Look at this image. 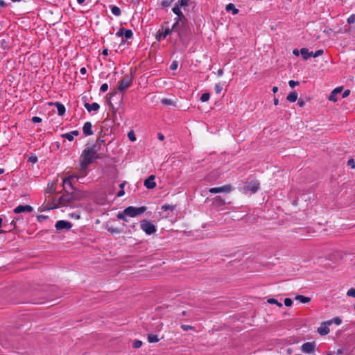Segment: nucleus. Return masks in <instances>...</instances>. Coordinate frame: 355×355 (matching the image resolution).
Wrapping results in <instances>:
<instances>
[{
	"label": "nucleus",
	"instance_id": "obj_1",
	"mask_svg": "<svg viewBox=\"0 0 355 355\" xmlns=\"http://www.w3.org/2000/svg\"><path fill=\"white\" fill-rule=\"evenodd\" d=\"M102 157L101 154H95L89 147L84 149L80 156V166L82 173L86 174L88 166L96 159Z\"/></svg>",
	"mask_w": 355,
	"mask_h": 355
},
{
	"label": "nucleus",
	"instance_id": "obj_2",
	"mask_svg": "<svg viewBox=\"0 0 355 355\" xmlns=\"http://www.w3.org/2000/svg\"><path fill=\"white\" fill-rule=\"evenodd\" d=\"M179 24V26L175 29L173 25L172 30H173V32L178 33L180 41L182 43L185 44L188 42L191 39L192 34L191 28L190 27L189 21L184 23H180Z\"/></svg>",
	"mask_w": 355,
	"mask_h": 355
},
{
	"label": "nucleus",
	"instance_id": "obj_3",
	"mask_svg": "<svg viewBox=\"0 0 355 355\" xmlns=\"http://www.w3.org/2000/svg\"><path fill=\"white\" fill-rule=\"evenodd\" d=\"M146 209L147 207L145 206L140 207L129 206L126 207L122 212H119L116 215V217L119 219H123L124 215L130 217H135L145 212Z\"/></svg>",
	"mask_w": 355,
	"mask_h": 355
},
{
	"label": "nucleus",
	"instance_id": "obj_4",
	"mask_svg": "<svg viewBox=\"0 0 355 355\" xmlns=\"http://www.w3.org/2000/svg\"><path fill=\"white\" fill-rule=\"evenodd\" d=\"M132 83V74L130 76H126L125 78L121 79L118 83V87L116 90L114 91L113 92L110 93V96H114L117 92H123L125 91Z\"/></svg>",
	"mask_w": 355,
	"mask_h": 355
},
{
	"label": "nucleus",
	"instance_id": "obj_5",
	"mask_svg": "<svg viewBox=\"0 0 355 355\" xmlns=\"http://www.w3.org/2000/svg\"><path fill=\"white\" fill-rule=\"evenodd\" d=\"M172 11L175 15H177V17L174 19L175 22L173 24L174 29L179 26V24L189 21L186 16L180 10V8H178V6H174L172 9Z\"/></svg>",
	"mask_w": 355,
	"mask_h": 355
},
{
	"label": "nucleus",
	"instance_id": "obj_6",
	"mask_svg": "<svg viewBox=\"0 0 355 355\" xmlns=\"http://www.w3.org/2000/svg\"><path fill=\"white\" fill-rule=\"evenodd\" d=\"M64 192L65 193L60 196L58 200V204L62 207L67 206L74 202L71 196V192L69 189L64 191Z\"/></svg>",
	"mask_w": 355,
	"mask_h": 355
},
{
	"label": "nucleus",
	"instance_id": "obj_7",
	"mask_svg": "<svg viewBox=\"0 0 355 355\" xmlns=\"http://www.w3.org/2000/svg\"><path fill=\"white\" fill-rule=\"evenodd\" d=\"M140 223L141 229L148 235L153 234L157 231L155 225L146 219L142 220Z\"/></svg>",
	"mask_w": 355,
	"mask_h": 355
},
{
	"label": "nucleus",
	"instance_id": "obj_8",
	"mask_svg": "<svg viewBox=\"0 0 355 355\" xmlns=\"http://www.w3.org/2000/svg\"><path fill=\"white\" fill-rule=\"evenodd\" d=\"M71 192V196L73 201L81 200L88 196V194L86 191H82L79 188L75 187Z\"/></svg>",
	"mask_w": 355,
	"mask_h": 355
},
{
	"label": "nucleus",
	"instance_id": "obj_9",
	"mask_svg": "<svg viewBox=\"0 0 355 355\" xmlns=\"http://www.w3.org/2000/svg\"><path fill=\"white\" fill-rule=\"evenodd\" d=\"M136 224L137 223H133L131 225H125V223H123V226L128 227V231H126L125 232H127L128 234H132V231L131 229L135 228L136 226ZM107 230L112 234H121V233L125 232L122 229H119L118 227H109L107 228Z\"/></svg>",
	"mask_w": 355,
	"mask_h": 355
},
{
	"label": "nucleus",
	"instance_id": "obj_10",
	"mask_svg": "<svg viewBox=\"0 0 355 355\" xmlns=\"http://www.w3.org/2000/svg\"><path fill=\"white\" fill-rule=\"evenodd\" d=\"M259 183L257 182H250L243 187V191L246 193L250 191L252 193H256L259 189Z\"/></svg>",
	"mask_w": 355,
	"mask_h": 355
},
{
	"label": "nucleus",
	"instance_id": "obj_11",
	"mask_svg": "<svg viewBox=\"0 0 355 355\" xmlns=\"http://www.w3.org/2000/svg\"><path fill=\"white\" fill-rule=\"evenodd\" d=\"M55 227L58 231L70 230L72 227V223L67 220H60L56 222Z\"/></svg>",
	"mask_w": 355,
	"mask_h": 355
},
{
	"label": "nucleus",
	"instance_id": "obj_12",
	"mask_svg": "<svg viewBox=\"0 0 355 355\" xmlns=\"http://www.w3.org/2000/svg\"><path fill=\"white\" fill-rule=\"evenodd\" d=\"M105 146V140L101 139V138H98L96 139V143L92 146L91 147H89L95 154H99L98 152L101 151L102 150V146ZM101 155H103L102 153H101Z\"/></svg>",
	"mask_w": 355,
	"mask_h": 355
},
{
	"label": "nucleus",
	"instance_id": "obj_13",
	"mask_svg": "<svg viewBox=\"0 0 355 355\" xmlns=\"http://www.w3.org/2000/svg\"><path fill=\"white\" fill-rule=\"evenodd\" d=\"M233 190V187L230 184H227L220 187H213L209 189V192L211 193H230Z\"/></svg>",
	"mask_w": 355,
	"mask_h": 355
},
{
	"label": "nucleus",
	"instance_id": "obj_14",
	"mask_svg": "<svg viewBox=\"0 0 355 355\" xmlns=\"http://www.w3.org/2000/svg\"><path fill=\"white\" fill-rule=\"evenodd\" d=\"M117 37H124L125 39H130L133 36V33L130 29H125V28H120L116 33Z\"/></svg>",
	"mask_w": 355,
	"mask_h": 355
},
{
	"label": "nucleus",
	"instance_id": "obj_15",
	"mask_svg": "<svg viewBox=\"0 0 355 355\" xmlns=\"http://www.w3.org/2000/svg\"><path fill=\"white\" fill-rule=\"evenodd\" d=\"M173 32L172 28H166L164 31L159 30L156 35V40L160 41L162 39H165L168 35Z\"/></svg>",
	"mask_w": 355,
	"mask_h": 355
},
{
	"label": "nucleus",
	"instance_id": "obj_16",
	"mask_svg": "<svg viewBox=\"0 0 355 355\" xmlns=\"http://www.w3.org/2000/svg\"><path fill=\"white\" fill-rule=\"evenodd\" d=\"M73 178V176H71L63 179L62 186L64 191H67V189H69V191H72L75 188L72 182V180Z\"/></svg>",
	"mask_w": 355,
	"mask_h": 355
},
{
	"label": "nucleus",
	"instance_id": "obj_17",
	"mask_svg": "<svg viewBox=\"0 0 355 355\" xmlns=\"http://www.w3.org/2000/svg\"><path fill=\"white\" fill-rule=\"evenodd\" d=\"M33 208L31 205H19L17 207H15L13 210L14 213L15 214H21L24 212H31L33 211Z\"/></svg>",
	"mask_w": 355,
	"mask_h": 355
},
{
	"label": "nucleus",
	"instance_id": "obj_18",
	"mask_svg": "<svg viewBox=\"0 0 355 355\" xmlns=\"http://www.w3.org/2000/svg\"><path fill=\"white\" fill-rule=\"evenodd\" d=\"M155 176L154 175H150L147 179L145 180L144 185L148 189H153L156 187V182H155Z\"/></svg>",
	"mask_w": 355,
	"mask_h": 355
},
{
	"label": "nucleus",
	"instance_id": "obj_19",
	"mask_svg": "<svg viewBox=\"0 0 355 355\" xmlns=\"http://www.w3.org/2000/svg\"><path fill=\"white\" fill-rule=\"evenodd\" d=\"M315 345L314 343L307 342L302 345V352L308 354L313 353L315 351Z\"/></svg>",
	"mask_w": 355,
	"mask_h": 355
},
{
	"label": "nucleus",
	"instance_id": "obj_20",
	"mask_svg": "<svg viewBox=\"0 0 355 355\" xmlns=\"http://www.w3.org/2000/svg\"><path fill=\"white\" fill-rule=\"evenodd\" d=\"M86 98H87L85 96L83 97V99H84L85 101H86ZM84 107L87 109V110L89 112H91L92 111H98L100 108V105L97 103H93L90 104L87 102H85L84 104Z\"/></svg>",
	"mask_w": 355,
	"mask_h": 355
},
{
	"label": "nucleus",
	"instance_id": "obj_21",
	"mask_svg": "<svg viewBox=\"0 0 355 355\" xmlns=\"http://www.w3.org/2000/svg\"><path fill=\"white\" fill-rule=\"evenodd\" d=\"M83 134L85 136H90L94 134L92 130V123L89 121H87L85 123L83 127Z\"/></svg>",
	"mask_w": 355,
	"mask_h": 355
},
{
	"label": "nucleus",
	"instance_id": "obj_22",
	"mask_svg": "<svg viewBox=\"0 0 355 355\" xmlns=\"http://www.w3.org/2000/svg\"><path fill=\"white\" fill-rule=\"evenodd\" d=\"M343 90V87H338L335 88L328 97L329 101L332 102L337 101V94L340 93Z\"/></svg>",
	"mask_w": 355,
	"mask_h": 355
},
{
	"label": "nucleus",
	"instance_id": "obj_23",
	"mask_svg": "<svg viewBox=\"0 0 355 355\" xmlns=\"http://www.w3.org/2000/svg\"><path fill=\"white\" fill-rule=\"evenodd\" d=\"M22 220V218L21 217H15L13 218V220L10 223H4L3 227L11 228L12 232L16 230L17 228V223L18 221Z\"/></svg>",
	"mask_w": 355,
	"mask_h": 355
},
{
	"label": "nucleus",
	"instance_id": "obj_24",
	"mask_svg": "<svg viewBox=\"0 0 355 355\" xmlns=\"http://www.w3.org/2000/svg\"><path fill=\"white\" fill-rule=\"evenodd\" d=\"M50 105H55L58 109V114L63 116L65 113L66 109L63 104L60 102L51 103Z\"/></svg>",
	"mask_w": 355,
	"mask_h": 355
},
{
	"label": "nucleus",
	"instance_id": "obj_25",
	"mask_svg": "<svg viewBox=\"0 0 355 355\" xmlns=\"http://www.w3.org/2000/svg\"><path fill=\"white\" fill-rule=\"evenodd\" d=\"M328 325V324H324V322L321 324V326L318 329L320 335L326 336L329 333L330 330Z\"/></svg>",
	"mask_w": 355,
	"mask_h": 355
},
{
	"label": "nucleus",
	"instance_id": "obj_26",
	"mask_svg": "<svg viewBox=\"0 0 355 355\" xmlns=\"http://www.w3.org/2000/svg\"><path fill=\"white\" fill-rule=\"evenodd\" d=\"M79 135V131L78 130H73L67 133L62 134L61 135L62 137L67 139L69 141H71L73 140L74 136Z\"/></svg>",
	"mask_w": 355,
	"mask_h": 355
},
{
	"label": "nucleus",
	"instance_id": "obj_27",
	"mask_svg": "<svg viewBox=\"0 0 355 355\" xmlns=\"http://www.w3.org/2000/svg\"><path fill=\"white\" fill-rule=\"evenodd\" d=\"M212 204L214 207L220 208L225 205V201L220 196H216L213 199Z\"/></svg>",
	"mask_w": 355,
	"mask_h": 355
},
{
	"label": "nucleus",
	"instance_id": "obj_28",
	"mask_svg": "<svg viewBox=\"0 0 355 355\" xmlns=\"http://www.w3.org/2000/svg\"><path fill=\"white\" fill-rule=\"evenodd\" d=\"M225 9L227 12L232 11L233 15H236L239 12V9L236 8L235 6L232 3L227 4Z\"/></svg>",
	"mask_w": 355,
	"mask_h": 355
},
{
	"label": "nucleus",
	"instance_id": "obj_29",
	"mask_svg": "<svg viewBox=\"0 0 355 355\" xmlns=\"http://www.w3.org/2000/svg\"><path fill=\"white\" fill-rule=\"evenodd\" d=\"M295 300L299 301L301 303L305 304L308 303L311 301V298L309 297L298 295L295 297Z\"/></svg>",
	"mask_w": 355,
	"mask_h": 355
},
{
	"label": "nucleus",
	"instance_id": "obj_30",
	"mask_svg": "<svg viewBox=\"0 0 355 355\" xmlns=\"http://www.w3.org/2000/svg\"><path fill=\"white\" fill-rule=\"evenodd\" d=\"M297 99V94L295 92H292L288 94L286 97V100L289 102L293 103L295 102Z\"/></svg>",
	"mask_w": 355,
	"mask_h": 355
},
{
	"label": "nucleus",
	"instance_id": "obj_31",
	"mask_svg": "<svg viewBox=\"0 0 355 355\" xmlns=\"http://www.w3.org/2000/svg\"><path fill=\"white\" fill-rule=\"evenodd\" d=\"M300 54L304 60H307L310 58L309 51L307 48L304 47L300 49Z\"/></svg>",
	"mask_w": 355,
	"mask_h": 355
},
{
	"label": "nucleus",
	"instance_id": "obj_32",
	"mask_svg": "<svg viewBox=\"0 0 355 355\" xmlns=\"http://www.w3.org/2000/svg\"><path fill=\"white\" fill-rule=\"evenodd\" d=\"M176 207L177 206L175 205L165 204L162 206L161 209L163 210L164 211H173L176 209Z\"/></svg>",
	"mask_w": 355,
	"mask_h": 355
},
{
	"label": "nucleus",
	"instance_id": "obj_33",
	"mask_svg": "<svg viewBox=\"0 0 355 355\" xmlns=\"http://www.w3.org/2000/svg\"><path fill=\"white\" fill-rule=\"evenodd\" d=\"M110 8L112 13L115 16H119L121 13V10L119 7L114 5H110Z\"/></svg>",
	"mask_w": 355,
	"mask_h": 355
},
{
	"label": "nucleus",
	"instance_id": "obj_34",
	"mask_svg": "<svg viewBox=\"0 0 355 355\" xmlns=\"http://www.w3.org/2000/svg\"><path fill=\"white\" fill-rule=\"evenodd\" d=\"M333 322L336 324L337 325H339L342 323V320L339 317H336L332 320H329L324 322V324H331Z\"/></svg>",
	"mask_w": 355,
	"mask_h": 355
},
{
	"label": "nucleus",
	"instance_id": "obj_35",
	"mask_svg": "<svg viewBox=\"0 0 355 355\" xmlns=\"http://www.w3.org/2000/svg\"><path fill=\"white\" fill-rule=\"evenodd\" d=\"M189 0H179L175 3V6L180 8L181 7H186L189 6Z\"/></svg>",
	"mask_w": 355,
	"mask_h": 355
},
{
	"label": "nucleus",
	"instance_id": "obj_36",
	"mask_svg": "<svg viewBox=\"0 0 355 355\" xmlns=\"http://www.w3.org/2000/svg\"><path fill=\"white\" fill-rule=\"evenodd\" d=\"M159 340L157 336L155 334H148V341L150 343H157Z\"/></svg>",
	"mask_w": 355,
	"mask_h": 355
},
{
	"label": "nucleus",
	"instance_id": "obj_37",
	"mask_svg": "<svg viewBox=\"0 0 355 355\" xmlns=\"http://www.w3.org/2000/svg\"><path fill=\"white\" fill-rule=\"evenodd\" d=\"M162 103L164 105H175V103L171 99L163 98L161 101Z\"/></svg>",
	"mask_w": 355,
	"mask_h": 355
},
{
	"label": "nucleus",
	"instance_id": "obj_38",
	"mask_svg": "<svg viewBox=\"0 0 355 355\" xmlns=\"http://www.w3.org/2000/svg\"><path fill=\"white\" fill-rule=\"evenodd\" d=\"M267 302L269 303V304H277L279 307H282V304L281 302H279L277 300H275V298H269Z\"/></svg>",
	"mask_w": 355,
	"mask_h": 355
},
{
	"label": "nucleus",
	"instance_id": "obj_39",
	"mask_svg": "<svg viewBox=\"0 0 355 355\" xmlns=\"http://www.w3.org/2000/svg\"><path fill=\"white\" fill-rule=\"evenodd\" d=\"M27 162H30V163H32V164H35L37 162V157L36 155H35L33 154H31L28 157Z\"/></svg>",
	"mask_w": 355,
	"mask_h": 355
},
{
	"label": "nucleus",
	"instance_id": "obj_40",
	"mask_svg": "<svg viewBox=\"0 0 355 355\" xmlns=\"http://www.w3.org/2000/svg\"><path fill=\"white\" fill-rule=\"evenodd\" d=\"M173 1L174 0H162L161 5L164 8L169 7Z\"/></svg>",
	"mask_w": 355,
	"mask_h": 355
},
{
	"label": "nucleus",
	"instance_id": "obj_41",
	"mask_svg": "<svg viewBox=\"0 0 355 355\" xmlns=\"http://www.w3.org/2000/svg\"><path fill=\"white\" fill-rule=\"evenodd\" d=\"M209 98H210V94L209 92H205L202 94V96L200 97V100L202 102H206L209 99Z\"/></svg>",
	"mask_w": 355,
	"mask_h": 355
},
{
	"label": "nucleus",
	"instance_id": "obj_42",
	"mask_svg": "<svg viewBox=\"0 0 355 355\" xmlns=\"http://www.w3.org/2000/svg\"><path fill=\"white\" fill-rule=\"evenodd\" d=\"M142 345V342L139 340H134L132 343L133 348L138 349Z\"/></svg>",
	"mask_w": 355,
	"mask_h": 355
},
{
	"label": "nucleus",
	"instance_id": "obj_43",
	"mask_svg": "<svg viewBox=\"0 0 355 355\" xmlns=\"http://www.w3.org/2000/svg\"><path fill=\"white\" fill-rule=\"evenodd\" d=\"M128 137L131 141H136V137L133 130H131L128 133Z\"/></svg>",
	"mask_w": 355,
	"mask_h": 355
},
{
	"label": "nucleus",
	"instance_id": "obj_44",
	"mask_svg": "<svg viewBox=\"0 0 355 355\" xmlns=\"http://www.w3.org/2000/svg\"><path fill=\"white\" fill-rule=\"evenodd\" d=\"M180 327L185 331L188 330H193L195 329L193 326L187 324H181Z\"/></svg>",
	"mask_w": 355,
	"mask_h": 355
},
{
	"label": "nucleus",
	"instance_id": "obj_45",
	"mask_svg": "<svg viewBox=\"0 0 355 355\" xmlns=\"http://www.w3.org/2000/svg\"><path fill=\"white\" fill-rule=\"evenodd\" d=\"M347 295L348 297H355V288H352L349 289L347 292Z\"/></svg>",
	"mask_w": 355,
	"mask_h": 355
},
{
	"label": "nucleus",
	"instance_id": "obj_46",
	"mask_svg": "<svg viewBox=\"0 0 355 355\" xmlns=\"http://www.w3.org/2000/svg\"><path fill=\"white\" fill-rule=\"evenodd\" d=\"M223 87L220 84H216L214 86V90L216 94H220L222 92Z\"/></svg>",
	"mask_w": 355,
	"mask_h": 355
},
{
	"label": "nucleus",
	"instance_id": "obj_47",
	"mask_svg": "<svg viewBox=\"0 0 355 355\" xmlns=\"http://www.w3.org/2000/svg\"><path fill=\"white\" fill-rule=\"evenodd\" d=\"M355 22V15H351L347 19V23L349 24H354Z\"/></svg>",
	"mask_w": 355,
	"mask_h": 355
},
{
	"label": "nucleus",
	"instance_id": "obj_48",
	"mask_svg": "<svg viewBox=\"0 0 355 355\" xmlns=\"http://www.w3.org/2000/svg\"><path fill=\"white\" fill-rule=\"evenodd\" d=\"M178 61L174 60V61H173V62H172V63H171V66H170V69H171V70H176V69H177V68H178Z\"/></svg>",
	"mask_w": 355,
	"mask_h": 355
},
{
	"label": "nucleus",
	"instance_id": "obj_49",
	"mask_svg": "<svg viewBox=\"0 0 355 355\" xmlns=\"http://www.w3.org/2000/svg\"><path fill=\"white\" fill-rule=\"evenodd\" d=\"M108 89V85L107 83L103 84L100 87V92H105Z\"/></svg>",
	"mask_w": 355,
	"mask_h": 355
},
{
	"label": "nucleus",
	"instance_id": "obj_50",
	"mask_svg": "<svg viewBox=\"0 0 355 355\" xmlns=\"http://www.w3.org/2000/svg\"><path fill=\"white\" fill-rule=\"evenodd\" d=\"M284 304L286 306H291L293 304V300L287 297L284 300Z\"/></svg>",
	"mask_w": 355,
	"mask_h": 355
},
{
	"label": "nucleus",
	"instance_id": "obj_51",
	"mask_svg": "<svg viewBox=\"0 0 355 355\" xmlns=\"http://www.w3.org/2000/svg\"><path fill=\"white\" fill-rule=\"evenodd\" d=\"M347 165L352 168H355V161L354 159H349L347 162Z\"/></svg>",
	"mask_w": 355,
	"mask_h": 355
},
{
	"label": "nucleus",
	"instance_id": "obj_52",
	"mask_svg": "<svg viewBox=\"0 0 355 355\" xmlns=\"http://www.w3.org/2000/svg\"><path fill=\"white\" fill-rule=\"evenodd\" d=\"M300 83L298 81H295L292 80L288 82V85L291 88H293L294 87L298 85Z\"/></svg>",
	"mask_w": 355,
	"mask_h": 355
},
{
	"label": "nucleus",
	"instance_id": "obj_53",
	"mask_svg": "<svg viewBox=\"0 0 355 355\" xmlns=\"http://www.w3.org/2000/svg\"><path fill=\"white\" fill-rule=\"evenodd\" d=\"M31 121L35 123H38L42 122V119L39 116H33L32 117Z\"/></svg>",
	"mask_w": 355,
	"mask_h": 355
},
{
	"label": "nucleus",
	"instance_id": "obj_54",
	"mask_svg": "<svg viewBox=\"0 0 355 355\" xmlns=\"http://www.w3.org/2000/svg\"><path fill=\"white\" fill-rule=\"evenodd\" d=\"M324 53V51L322 49H319L314 53V58L322 55Z\"/></svg>",
	"mask_w": 355,
	"mask_h": 355
},
{
	"label": "nucleus",
	"instance_id": "obj_55",
	"mask_svg": "<svg viewBox=\"0 0 355 355\" xmlns=\"http://www.w3.org/2000/svg\"><path fill=\"white\" fill-rule=\"evenodd\" d=\"M350 94V90L349 89H346L343 92V93L342 94V97L344 98H346Z\"/></svg>",
	"mask_w": 355,
	"mask_h": 355
},
{
	"label": "nucleus",
	"instance_id": "obj_56",
	"mask_svg": "<svg viewBox=\"0 0 355 355\" xmlns=\"http://www.w3.org/2000/svg\"><path fill=\"white\" fill-rule=\"evenodd\" d=\"M46 218H47V216H44V215H39L37 217V221H39V222H42L43 220L46 219Z\"/></svg>",
	"mask_w": 355,
	"mask_h": 355
},
{
	"label": "nucleus",
	"instance_id": "obj_57",
	"mask_svg": "<svg viewBox=\"0 0 355 355\" xmlns=\"http://www.w3.org/2000/svg\"><path fill=\"white\" fill-rule=\"evenodd\" d=\"M4 230H0V234L12 232L11 228L4 227Z\"/></svg>",
	"mask_w": 355,
	"mask_h": 355
},
{
	"label": "nucleus",
	"instance_id": "obj_58",
	"mask_svg": "<svg viewBox=\"0 0 355 355\" xmlns=\"http://www.w3.org/2000/svg\"><path fill=\"white\" fill-rule=\"evenodd\" d=\"M297 105L300 106V107H303L304 105H305V103L303 100H302L301 98H300L298 100V102H297Z\"/></svg>",
	"mask_w": 355,
	"mask_h": 355
},
{
	"label": "nucleus",
	"instance_id": "obj_59",
	"mask_svg": "<svg viewBox=\"0 0 355 355\" xmlns=\"http://www.w3.org/2000/svg\"><path fill=\"white\" fill-rule=\"evenodd\" d=\"M157 137L160 141H163L164 139V135L160 132L157 133Z\"/></svg>",
	"mask_w": 355,
	"mask_h": 355
},
{
	"label": "nucleus",
	"instance_id": "obj_60",
	"mask_svg": "<svg viewBox=\"0 0 355 355\" xmlns=\"http://www.w3.org/2000/svg\"><path fill=\"white\" fill-rule=\"evenodd\" d=\"M124 194H125V191H124V190L121 189V190L117 193V195H116V196H117L118 197H121V196H123Z\"/></svg>",
	"mask_w": 355,
	"mask_h": 355
},
{
	"label": "nucleus",
	"instance_id": "obj_61",
	"mask_svg": "<svg viewBox=\"0 0 355 355\" xmlns=\"http://www.w3.org/2000/svg\"><path fill=\"white\" fill-rule=\"evenodd\" d=\"M80 72L82 75H85L87 72V70L85 67H82L80 70Z\"/></svg>",
	"mask_w": 355,
	"mask_h": 355
},
{
	"label": "nucleus",
	"instance_id": "obj_62",
	"mask_svg": "<svg viewBox=\"0 0 355 355\" xmlns=\"http://www.w3.org/2000/svg\"><path fill=\"white\" fill-rule=\"evenodd\" d=\"M0 6L4 8L6 6V3L3 0H0Z\"/></svg>",
	"mask_w": 355,
	"mask_h": 355
},
{
	"label": "nucleus",
	"instance_id": "obj_63",
	"mask_svg": "<svg viewBox=\"0 0 355 355\" xmlns=\"http://www.w3.org/2000/svg\"><path fill=\"white\" fill-rule=\"evenodd\" d=\"M223 74V70L222 69H219L217 71V75L218 76H221Z\"/></svg>",
	"mask_w": 355,
	"mask_h": 355
},
{
	"label": "nucleus",
	"instance_id": "obj_64",
	"mask_svg": "<svg viewBox=\"0 0 355 355\" xmlns=\"http://www.w3.org/2000/svg\"><path fill=\"white\" fill-rule=\"evenodd\" d=\"M343 353V349H338L336 352V355H341Z\"/></svg>",
	"mask_w": 355,
	"mask_h": 355
}]
</instances>
